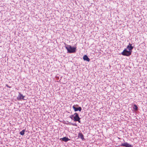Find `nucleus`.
<instances>
[{"label":"nucleus","mask_w":147,"mask_h":147,"mask_svg":"<svg viewBox=\"0 0 147 147\" xmlns=\"http://www.w3.org/2000/svg\"><path fill=\"white\" fill-rule=\"evenodd\" d=\"M120 146L125 147H132V146L131 145L127 143V142L121 144Z\"/></svg>","instance_id":"nucleus-3"},{"label":"nucleus","mask_w":147,"mask_h":147,"mask_svg":"<svg viewBox=\"0 0 147 147\" xmlns=\"http://www.w3.org/2000/svg\"><path fill=\"white\" fill-rule=\"evenodd\" d=\"M78 137L82 139V140H84V136L81 133H80L78 134Z\"/></svg>","instance_id":"nucleus-9"},{"label":"nucleus","mask_w":147,"mask_h":147,"mask_svg":"<svg viewBox=\"0 0 147 147\" xmlns=\"http://www.w3.org/2000/svg\"><path fill=\"white\" fill-rule=\"evenodd\" d=\"M133 109L136 111L138 110V107L136 105H134Z\"/></svg>","instance_id":"nucleus-11"},{"label":"nucleus","mask_w":147,"mask_h":147,"mask_svg":"<svg viewBox=\"0 0 147 147\" xmlns=\"http://www.w3.org/2000/svg\"><path fill=\"white\" fill-rule=\"evenodd\" d=\"M25 130L23 129L20 132V134L22 135H23L24 134Z\"/></svg>","instance_id":"nucleus-12"},{"label":"nucleus","mask_w":147,"mask_h":147,"mask_svg":"<svg viewBox=\"0 0 147 147\" xmlns=\"http://www.w3.org/2000/svg\"><path fill=\"white\" fill-rule=\"evenodd\" d=\"M80 118H79L78 119L77 121H78V122L79 123H80V122H81V121H80Z\"/></svg>","instance_id":"nucleus-14"},{"label":"nucleus","mask_w":147,"mask_h":147,"mask_svg":"<svg viewBox=\"0 0 147 147\" xmlns=\"http://www.w3.org/2000/svg\"><path fill=\"white\" fill-rule=\"evenodd\" d=\"M131 53V52L130 51H128L125 49L123 51L121 52V54L124 56H129Z\"/></svg>","instance_id":"nucleus-2"},{"label":"nucleus","mask_w":147,"mask_h":147,"mask_svg":"<svg viewBox=\"0 0 147 147\" xmlns=\"http://www.w3.org/2000/svg\"><path fill=\"white\" fill-rule=\"evenodd\" d=\"M24 97L25 96H23L22 94H21L20 93H19V94L18 96L17 97V99L18 100H20L21 99L24 100Z\"/></svg>","instance_id":"nucleus-4"},{"label":"nucleus","mask_w":147,"mask_h":147,"mask_svg":"<svg viewBox=\"0 0 147 147\" xmlns=\"http://www.w3.org/2000/svg\"><path fill=\"white\" fill-rule=\"evenodd\" d=\"M83 59L84 61H87L89 62L90 61V59L86 55H84Z\"/></svg>","instance_id":"nucleus-7"},{"label":"nucleus","mask_w":147,"mask_h":147,"mask_svg":"<svg viewBox=\"0 0 147 147\" xmlns=\"http://www.w3.org/2000/svg\"><path fill=\"white\" fill-rule=\"evenodd\" d=\"M72 125H74V126H77V125L76 124H72Z\"/></svg>","instance_id":"nucleus-16"},{"label":"nucleus","mask_w":147,"mask_h":147,"mask_svg":"<svg viewBox=\"0 0 147 147\" xmlns=\"http://www.w3.org/2000/svg\"><path fill=\"white\" fill-rule=\"evenodd\" d=\"M6 86L7 87L9 88H11V86H8V85L7 84H6Z\"/></svg>","instance_id":"nucleus-15"},{"label":"nucleus","mask_w":147,"mask_h":147,"mask_svg":"<svg viewBox=\"0 0 147 147\" xmlns=\"http://www.w3.org/2000/svg\"><path fill=\"white\" fill-rule=\"evenodd\" d=\"M127 49H128L129 51L131 50L133 48V47L132 46V45L129 43V45L127 47Z\"/></svg>","instance_id":"nucleus-8"},{"label":"nucleus","mask_w":147,"mask_h":147,"mask_svg":"<svg viewBox=\"0 0 147 147\" xmlns=\"http://www.w3.org/2000/svg\"><path fill=\"white\" fill-rule=\"evenodd\" d=\"M80 118L79 116V115L78 113H76L74 114V116L73 119L74 121H76Z\"/></svg>","instance_id":"nucleus-5"},{"label":"nucleus","mask_w":147,"mask_h":147,"mask_svg":"<svg viewBox=\"0 0 147 147\" xmlns=\"http://www.w3.org/2000/svg\"><path fill=\"white\" fill-rule=\"evenodd\" d=\"M61 139L63 141H64L65 142H67V141L70 140V139H69V138L66 137H64L63 138H62Z\"/></svg>","instance_id":"nucleus-10"},{"label":"nucleus","mask_w":147,"mask_h":147,"mask_svg":"<svg viewBox=\"0 0 147 147\" xmlns=\"http://www.w3.org/2000/svg\"><path fill=\"white\" fill-rule=\"evenodd\" d=\"M65 48L69 53H74L76 51V47H71L70 45H67Z\"/></svg>","instance_id":"nucleus-1"},{"label":"nucleus","mask_w":147,"mask_h":147,"mask_svg":"<svg viewBox=\"0 0 147 147\" xmlns=\"http://www.w3.org/2000/svg\"><path fill=\"white\" fill-rule=\"evenodd\" d=\"M74 114L73 115H71L70 116V118L71 119H72L73 120L74 117Z\"/></svg>","instance_id":"nucleus-13"},{"label":"nucleus","mask_w":147,"mask_h":147,"mask_svg":"<svg viewBox=\"0 0 147 147\" xmlns=\"http://www.w3.org/2000/svg\"><path fill=\"white\" fill-rule=\"evenodd\" d=\"M73 108L75 111H80L82 110V108L80 107L78 108H76L74 106L73 107Z\"/></svg>","instance_id":"nucleus-6"}]
</instances>
